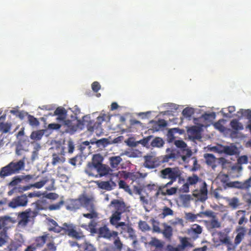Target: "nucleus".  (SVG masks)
<instances>
[{
    "instance_id": "obj_26",
    "label": "nucleus",
    "mask_w": 251,
    "mask_h": 251,
    "mask_svg": "<svg viewBox=\"0 0 251 251\" xmlns=\"http://www.w3.org/2000/svg\"><path fill=\"white\" fill-rule=\"evenodd\" d=\"M6 117L5 115L0 117V131L3 133H6L9 131L11 127V124L8 123H3Z\"/></svg>"
},
{
    "instance_id": "obj_7",
    "label": "nucleus",
    "mask_w": 251,
    "mask_h": 251,
    "mask_svg": "<svg viewBox=\"0 0 251 251\" xmlns=\"http://www.w3.org/2000/svg\"><path fill=\"white\" fill-rule=\"evenodd\" d=\"M63 121L68 132L72 134L78 129H82L81 120L78 119L76 116H72L71 120H65Z\"/></svg>"
},
{
    "instance_id": "obj_50",
    "label": "nucleus",
    "mask_w": 251,
    "mask_h": 251,
    "mask_svg": "<svg viewBox=\"0 0 251 251\" xmlns=\"http://www.w3.org/2000/svg\"><path fill=\"white\" fill-rule=\"evenodd\" d=\"M65 148L64 146H62L61 144H59L55 147L54 151L53 153L64 156L65 153Z\"/></svg>"
},
{
    "instance_id": "obj_30",
    "label": "nucleus",
    "mask_w": 251,
    "mask_h": 251,
    "mask_svg": "<svg viewBox=\"0 0 251 251\" xmlns=\"http://www.w3.org/2000/svg\"><path fill=\"white\" fill-rule=\"evenodd\" d=\"M49 235V234L46 233L42 236L37 237L35 240L36 247L37 248L43 247L47 241Z\"/></svg>"
},
{
    "instance_id": "obj_53",
    "label": "nucleus",
    "mask_w": 251,
    "mask_h": 251,
    "mask_svg": "<svg viewBox=\"0 0 251 251\" xmlns=\"http://www.w3.org/2000/svg\"><path fill=\"white\" fill-rule=\"evenodd\" d=\"M126 154L129 157L136 158L141 156L142 152L137 150H133Z\"/></svg>"
},
{
    "instance_id": "obj_3",
    "label": "nucleus",
    "mask_w": 251,
    "mask_h": 251,
    "mask_svg": "<svg viewBox=\"0 0 251 251\" xmlns=\"http://www.w3.org/2000/svg\"><path fill=\"white\" fill-rule=\"evenodd\" d=\"M25 157L17 162L12 161L0 170V177L5 178L6 176L19 173L23 170L25 166Z\"/></svg>"
},
{
    "instance_id": "obj_46",
    "label": "nucleus",
    "mask_w": 251,
    "mask_h": 251,
    "mask_svg": "<svg viewBox=\"0 0 251 251\" xmlns=\"http://www.w3.org/2000/svg\"><path fill=\"white\" fill-rule=\"evenodd\" d=\"M64 204V201L63 200L60 201L59 202L50 205L48 206V209L50 211L59 210Z\"/></svg>"
},
{
    "instance_id": "obj_22",
    "label": "nucleus",
    "mask_w": 251,
    "mask_h": 251,
    "mask_svg": "<svg viewBox=\"0 0 251 251\" xmlns=\"http://www.w3.org/2000/svg\"><path fill=\"white\" fill-rule=\"evenodd\" d=\"M34 205L35 210L33 211H37V214L38 212L41 210H46L48 209V203L45 200H39L33 203Z\"/></svg>"
},
{
    "instance_id": "obj_60",
    "label": "nucleus",
    "mask_w": 251,
    "mask_h": 251,
    "mask_svg": "<svg viewBox=\"0 0 251 251\" xmlns=\"http://www.w3.org/2000/svg\"><path fill=\"white\" fill-rule=\"evenodd\" d=\"M39 176H36L35 175H27L23 176V179L26 181H29L30 180L35 181L37 179Z\"/></svg>"
},
{
    "instance_id": "obj_15",
    "label": "nucleus",
    "mask_w": 251,
    "mask_h": 251,
    "mask_svg": "<svg viewBox=\"0 0 251 251\" xmlns=\"http://www.w3.org/2000/svg\"><path fill=\"white\" fill-rule=\"evenodd\" d=\"M202 231V229L201 226L198 224H194L190 228L188 229L187 234L193 240H195L198 238Z\"/></svg>"
},
{
    "instance_id": "obj_24",
    "label": "nucleus",
    "mask_w": 251,
    "mask_h": 251,
    "mask_svg": "<svg viewBox=\"0 0 251 251\" xmlns=\"http://www.w3.org/2000/svg\"><path fill=\"white\" fill-rule=\"evenodd\" d=\"M98 167L94 164L88 162L85 169V172L89 176L98 177Z\"/></svg>"
},
{
    "instance_id": "obj_25",
    "label": "nucleus",
    "mask_w": 251,
    "mask_h": 251,
    "mask_svg": "<svg viewBox=\"0 0 251 251\" xmlns=\"http://www.w3.org/2000/svg\"><path fill=\"white\" fill-rule=\"evenodd\" d=\"M230 126L233 129L231 134H237L240 130L244 129L242 124L238 121L237 119H233L230 123Z\"/></svg>"
},
{
    "instance_id": "obj_52",
    "label": "nucleus",
    "mask_w": 251,
    "mask_h": 251,
    "mask_svg": "<svg viewBox=\"0 0 251 251\" xmlns=\"http://www.w3.org/2000/svg\"><path fill=\"white\" fill-rule=\"evenodd\" d=\"M57 247L53 241L47 244L46 247L42 251H56Z\"/></svg>"
},
{
    "instance_id": "obj_64",
    "label": "nucleus",
    "mask_w": 251,
    "mask_h": 251,
    "mask_svg": "<svg viewBox=\"0 0 251 251\" xmlns=\"http://www.w3.org/2000/svg\"><path fill=\"white\" fill-rule=\"evenodd\" d=\"M152 138V136H148L144 138L143 139L141 140L140 143L144 146H147Z\"/></svg>"
},
{
    "instance_id": "obj_33",
    "label": "nucleus",
    "mask_w": 251,
    "mask_h": 251,
    "mask_svg": "<svg viewBox=\"0 0 251 251\" xmlns=\"http://www.w3.org/2000/svg\"><path fill=\"white\" fill-rule=\"evenodd\" d=\"M52 157L51 164L53 166H55L57 164L63 163L66 160V158L64 156L61 155H59L56 153H53Z\"/></svg>"
},
{
    "instance_id": "obj_5",
    "label": "nucleus",
    "mask_w": 251,
    "mask_h": 251,
    "mask_svg": "<svg viewBox=\"0 0 251 251\" xmlns=\"http://www.w3.org/2000/svg\"><path fill=\"white\" fill-rule=\"evenodd\" d=\"M50 182V184L48 186L46 189L49 191L54 190L55 189L54 186L55 180L54 178L51 177V176L49 175L43 177L42 179L39 181L36 182L33 184H31L28 185L24 186L23 187H19L18 192L23 193L25 191L30 189L31 188H35L37 189H40L42 188L46 183Z\"/></svg>"
},
{
    "instance_id": "obj_49",
    "label": "nucleus",
    "mask_w": 251,
    "mask_h": 251,
    "mask_svg": "<svg viewBox=\"0 0 251 251\" xmlns=\"http://www.w3.org/2000/svg\"><path fill=\"white\" fill-rule=\"evenodd\" d=\"M194 113V110L193 108L186 107L184 108L182 112V115L186 118H190Z\"/></svg>"
},
{
    "instance_id": "obj_2",
    "label": "nucleus",
    "mask_w": 251,
    "mask_h": 251,
    "mask_svg": "<svg viewBox=\"0 0 251 251\" xmlns=\"http://www.w3.org/2000/svg\"><path fill=\"white\" fill-rule=\"evenodd\" d=\"M83 206L90 213H83L82 216L89 219L99 218V214L96 211L94 205L91 202L90 199L87 197L80 198L78 199L71 200L66 206V209L69 210H75Z\"/></svg>"
},
{
    "instance_id": "obj_17",
    "label": "nucleus",
    "mask_w": 251,
    "mask_h": 251,
    "mask_svg": "<svg viewBox=\"0 0 251 251\" xmlns=\"http://www.w3.org/2000/svg\"><path fill=\"white\" fill-rule=\"evenodd\" d=\"M98 232L100 236L108 239H110L113 236H117L118 235V232L116 231H110L106 225L100 227Z\"/></svg>"
},
{
    "instance_id": "obj_47",
    "label": "nucleus",
    "mask_w": 251,
    "mask_h": 251,
    "mask_svg": "<svg viewBox=\"0 0 251 251\" xmlns=\"http://www.w3.org/2000/svg\"><path fill=\"white\" fill-rule=\"evenodd\" d=\"M151 222L152 226L153 232H156L158 233H161V229H160L159 226V222L155 220L154 219H151Z\"/></svg>"
},
{
    "instance_id": "obj_42",
    "label": "nucleus",
    "mask_w": 251,
    "mask_h": 251,
    "mask_svg": "<svg viewBox=\"0 0 251 251\" xmlns=\"http://www.w3.org/2000/svg\"><path fill=\"white\" fill-rule=\"evenodd\" d=\"M228 205L232 209H236L239 205V201L237 197H233L228 200Z\"/></svg>"
},
{
    "instance_id": "obj_18",
    "label": "nucleus",
    "mask_w": 251,
    "mask_h": 251,
    "mask_svg": "<svg viewBox=\"0 0 251 251\" xmlns=\"http://www.w3.org/2000/svg\"><path fill=\"white\" fill-rule=\"evenodd\" d=\"M149 244L154 248L151 251H165L164 243L155 237L151 238Z\"/></svg>"
},
{
    "instance_id": "obj_32",
    "label": "nucleus",
    "mask_w": 251,
    "mask_h": 251,
    "mask_svg": "<svg viewBox=\"0 0 251 251\" xmlns=\"http://www.w3.org/2000/svg\"><path fill=\"white\" fill-rule=\"evenodd\" d=\"M111 171L109 167L102 164L98 167V177L106 176L108 175Z\"/></svg>"
},
{
    "instance_id": "obj_63",
    "label": "nucleus",
    "mask_w": 251,
    "mask_h": 251,
    "mask_svg": "<svg viewBox=\"0 0 251 251\" xmlns=\"http://www.w3.org/2000/svg\"><path fill=\"white\" fill-rule=\"evenodd\" d=\"M97 226V223L95 221L92 220L89 223L88 226L90 228L91 232L93 233H95L97 232V230L96 228Z\"/></svg>"
},
{
    "instance_id": "obj_1",
    "label": "nucleus",
    "mask_w": 251,
    "mask_h": 251,
    "mask_svg": "<svg viewBox=\"0 0 251 251\" xmlns=\"http://www.w3.org/2000/svg\"><path fill=\"white\" fill-rule=\"evenodd\" d=\"M48 221L50 225L48 228L49 231L59 233L62 236L67 235L76 240L83 239L85 237L83 231L73 223H64L62 226H59L57 223L52 219H48Z\"/></svg>"
},
{
    "instance_id": "obj_41",
    "label": "nucleus",
    "mask_w": 251,
    "mask_h": 251,
    "mask_svg": "<svg viewBox=\"0 0 251 251\" xmlns=\"http://www.w3.org/2000/svg\"><path fill=\"white\" fill-rule=\"evenodd\" d=\"M112 238L114 239L113 244L115 248L119 251H121L123 247V244L121 242L118 234L117 236H113Z\"/></svg>"
},
{
    "instance_id": "obj_56",
    "label": "nucleus",
    "mask_w": 251,
    "mask_h": 251,
    "mask_svg": "<svg viewBox=\"0 0 251 251\" xmlns=\"http://www.w3.org/2000/svg\"><path fill=\"white\" fill-rule=\"evenodd\" d=\"M197 217V215L191 212L186 213L185 215V219L191 222H195L196 220Z\"/></svg>"
},
{
    "instance_id": "obj_10",
    "label": "nucleus",
    "mask_w": 251,
    "mask_h": 251,
    "mask_svg": "<svg viewBox=\"0 0 251 251\" xmlns=\"http://www.w3.org/2000/svg\"><path fill=\"white\" fill-rule=\"evenodd\" d=\"M251 187V176L244 182L239 181H229L226 184L227 188H237L242 190H248Z\"/></svg>"
},
{
    "instance_id": "obj_48",
    "label": "nucleus",
    "mask_w": 251,
    "mask_h": 251,
    "mask_svg": "<svg viewBox=\"0 0 251 251\" xmlns=\"http://www.w3.org/2000/svg\"><path fill=\"white\" fill-rule=\"evenodd\" d=\"M223 151L226 154L232 155L236 153V149L235 147L230 146H225Z\"/></svg>"
},
{
    "instance_id": "obj_4",
    "label": "nucleus",
    "mask_w": 251,
    "mask_h": 251,
    "mask_svg": "<svg viewBox=\"0 0 251 251\" xmlns=\"http://www.w3.org/2000/svg\"><path fill=\"white\" fill-rule=\"evenodd\" d=\"M110 205L113 207L112 215L109 219H111V223H114L117 220H121L122 215L130 211L129 206H127L123 200L114 199L110 202Z\"/></svg>"
},
{
    "instance_id": "obj_58",
    "label": "nucleus",
    "mask_w": 251,
    "mask_h": 251,
    "mask_svg": "<svg viewBox=\"0 0 251 251\" xmlns=\"http://www.w3.org/2000/svg\"><path fill=\"white\" fill-rule=\"evenodd\" d=\"M249 162L248 157L247 155H241L237 159V162L241 166L248 164Z\"/></svg>"
},
{
    "instance_id": "obj_36",
    "label": "nucleus",
    "mask_w": 251,
    "mask_h": 251,
    "mask_svg": "<svg viewBox=\"0 0 251 251\" xmlns=\"http://www.w3.org/2000/svg\"><path fill=\"white\" fill-rule=\"evenodd\" d=\"M103 158L100 154H95L93 155L91 163L96 165V166L99 167L100 165L102 164Z\"/></svg>"
},
{
    "instance_id": "obj_39",
    "label": "nucleus",
    "mask_w": 251,
    "mask_h": 251,
    "mask_svg": "<svg viewBox=\"0 0 251 251\" xmlns=\"http://www.w3.org/2000/svg\"><path fill=\"white\" fill-rule=\"evenodd\" d=\"M183 132V130H181L178 128H174L170 129L168 132V141L169 142H172L174 139L175 137L174 136V133H179L181 134Z\"/></svg>"
},
{
    "instance_id": "obj_40",
    "label": "nucleus",
    "mask_w": 251,
    "mask_h": 251,
    "mask_svg": "<svg viewBox=\"0 0 251 251\" xmlns=\"http://www.w3.org/2000/svg\"><path fill=\"white\" fill-rule=\"evenodd\" d=\"M164 144L163 139L160 137H155L152 140L151 143V145L152 147L160 148L162 147Z\"/></svg>"
},
{
    "instance_id": "obj_29",
    "label": "nucleus",
    "mask_w": 251,
    "mask_h": 251,
    "mask_svg": "<svg viewBox=\"0 0 251 251\" xmlns=\"http://www.w3.org/2000/svg\"><path fill=\"white\" fill-rule=\"evenodd\" d=\"M190 239L187 237H181L180 238V244L178 245V246L182 251L185 250L186 248H192L193 247V244L189 242Z\"/></svg>"
},
{
    "instance_id": "obj_35",
    "label": "nucleus",
    "mask_w": 251,
    "mask_h": 251,
    "mask_svg": "<svg viewBox=\"0 0 251 251\" xmlns=\"http://www.w3.org/2000/svg\"><path fill=\"white\" fill-rule=\"evenodd\" d=\"M44 134V131L43 130L34 131L31 132L30 138L34 141H39L42 139Z\"/></svg>"
},
{
    "instance_id": "obj_27",
    "label": "nucleus",
    "mask_w": 251,
    "mask_h": 251,
    "mask_svg": "<svg viewBox=\"0 0 251 251\" xmlns=\"http://www.w3.org/2000/svg\"><path fill=\"white\" fill-rule=\"evenodd\" d=\"M54 115L58 116L57 118L58 120L63 121L66 118L67 111L63 107H58L55 109Z\"/></svg>"
},
{
    "instance_id": "obj_44",
    "label": "nucleus",
    "mask_w": 251,
    "mask_h": 251,
    "mask_svg": "<svg viewBox=\"0 0 251 251\" xmlns=\"http://www.w3.org/2000/svg\"><path fill=\"white\" fill-rule=\"evenodd\" d=\"M8 236L5 230H2L0 232V247L4 245L7 242Z\"/></svg>"
},
{
    "instance_id": "obj_61",
    "label": "nucleus",
    "mask_w": 251,
    "mask_h": 251,
    "mask_svg": "<svg viewBox=\"0 0 251 251\" xmlns=\"http://www.w3.org/2000/svg\"><path fill=\"white\" fill-rule=\"evenodd\" d=\"M156 124L158 126V128L156 129V130H158L161 128L165 127L167 126V122L164 119L159 120L156 122Z\"/></svg>"
},
{
    "instance_id": "obj_43",
    "label": "nucleus",
    "mask_w": 251,
    "mask_h": 251,
    "mask_svg": "<svg viewBox=\"0 0 251 251\" xmlns=\"http://www.w3.org/2000/svg\"><path fill=\"white\" fill-rule=\"evenodd\" d=\"M118 184L119 188L124 189L126 192H127L130 195L132 194L131 190L130 189L129 186L124 180H120Z\"/></svg>"
},
{
    "instance_id": "obj_62",
    "label": "nucleus",
    "mask_w": 251,
    "mask_h": 251,
    "mask_svg": "<svg viewBox=\"0 0 251 251\" xmlns=\"http://www.w3.org/2000/svg\"><path fill=\"white\" fill-rule=\"evenodd\" d=\"M21 181L22 179L19 176H15L13 177L12 180L9 183L8 185L11 186H16Z\"/></svg>"
},
{
    "instance_id": "obj_51",
    "label": "nucleus",
    "mask_w": 251,
    "mask_h": 251,
    "mask_svg": "<svg viewBox=\"0 0 251 251\" xmlns=\"http://www.w3.org/2000/svg\"><path fill=\"white\" fill-rule=\"evenodd\" d=\"M28 121L29 125L32 126H37L40 124L38 119L30 115L28 116Z\"/></svg>"
},
{
    "instance_id": "obj_6",
    "label": "nucleus",
    "mask_w": 251,
    "mask_h": 251,
    "mask_svg": "<svg viewBox=\"0 0 251 251\" xmlns=\"http://www.w3.org/2000/svg\"><path fill=\"white\" fill-rule=\"evenodd\" d=\"M108 118V116L104 114L98 117L97 121L95 122L94 120H91L89 117L84 116L83 117L81 120L82 129L84 128L85 126L87 130L90 132H93L95 130L99 129L101 127V123L106 121V118Z\"/></svg>"
},
{
    "instance_id": "obj_55",
    "label": "nucleus",
    "mask_w": 251,
    "mask_h": 251,
    "mask_svg": "<svg viewBox=\"0 0 251 251\" xmlns=\"http://www.w3.org/2000/svg\"><path fill=\"white\" fill-rule=\"evenodd\" d=\"M138 226L143 231H148L150 229V227L145 221H140L138 223Z\"/></svg>"
},
{
    "instance_id": "obj_57",
    "label": "nucleus",
    "mask_w": 251,
    "mask_h": 251,
    "mask_svg": "<svg viewBox=\"0 0 251 251\" xmlns=\"http://www.w3.org/2000/svg\"><path fill=\"white\" fill-rule=\"evenodd\" d=\"M161 215H162V218H164L167 216L173 215V211L170 208L165 206L163 209Z\"/></svg>"
},
{
    "instance_id": "obj_8",
    "label": "nucleus",
    "mask_w": 251,
    "mask_h": 251,
    "mask_svg": "<svg viewBox=\"0 0 251 251\" xmlns=\"http://www.w3.org/2000/svg\"><path fill=\"white\" fill-rule=\"evenodd\" d=\"M181 173L177 167L166 168L160 172V177L163 179H175L180 177Z\"/></svg>"
},
{
    "instance_id": "obj_11",
    "label": "nucleus",
    "mask_w": 251,
    "mask_h": 251,
    "mask_svg": "<svg viewBox=\"0 0 251 251\" xmlns=\"http://www.w3.org/2000/svg\"><path fill=\"white\" fill-rule=\"evenodd\" d=\"M27 202L28 199L26 194H23L13 199L8 203V206L12 208H16L19 206H25L27 205Z\"/></svg>"
},
{
    "instance_id": "obj_14",
    "label": "nucleus",
    "mask_w": 251,
    "mask_h": 251,
    "mask_svg": "<svg viewBox=\"0 0 251 251\" xmlns=\"http://www.w3.org/2000/svg\"><path fill=\"white\" fill-rule=\"evenodd\" d=\"M175 145L178 148H180L182 150L183 153L185 155L182 156V159L183 161H185L187 157H190L192 152L190 149L187 148V144L182 140H177L175 141Z\"/></svg>"
},
{
    "instance_id": "obj_37",
    "label": "nucleus",
    "mask_w": 251,
    "mask_h": 251,
    "mask_svg": "<svg viewBox=\"0 0 251 251\" xmlns=\"http://www.w3.org/2000/svg\"><path fill=\"white\" fill-rule=\"evenodd\" d=\"M110 166L112 168H117L122 161L120 156H112L109 158Z\"/></svg>"
},
{
    "instance_id": "obj_59",
    "label": "nucleus",
    "mask_w": 251,
    "mask_h": 251,
    "mask_svg": "<svg viewBox=\"0 0 251 251\" xmlns=\"http://www.w3.org/2000/svg\"><path fill=\"white\" fill-rule=\"evenodd\" d=\"M41 148L40 145L38 144L37 145V147L34 148V150L32 152V155L31 157V159L32 161H34L35 160L38 158V151Z\"/></svg>"
},
{
    "instance_id": "obj_16",
    "label": "nucleus",
    "mask_w": 251,
    "mask_h": 251,
    "mask_svg": "<svg viewBox=\"0 0 251 251\" xmlns=\"http://www.w3.org/2000/svg\"><path fill=\"white\" fill-rule=\"evenodd\" d=\"M194 196L201 201H204L207 199V189L206 182H203L200 190H197Z\"/></svg>"
},
{
    "instance_id": "obj_34",
    "label": "nucleus",
    "mask_w": 251,
    "mask_h": 251,
    "mask_svg": "<svg viewBox=\"0 0 251 251\" xmlns=\"http://www.w3.org/2000/svg\"><path fill=\"white\" fill-rule=\"evenodd\" d=\"M161 186L162 189V196H171L175 194L177 192V188L176 187H173L170 188L167 187L164 188L163 186Z\"/></svg>"
},
{
    "instance_id": "obj_45",
    "label": "nucleus",
    "mask_w": 251,
    "mask_h": 251,
    "mask_svg": "<svg viewBox=\"0 0 251 251\" xmlns=\"http://www.w3.org/2000/svg\"><path fill=\"white\" fill-rule=\"evenodd\" d=\"M120 220H117L114 221V223H111V219H109V222L111 225L112 226H115V227L116 228H118L120 227H121L123 229H125V228L124 227L126 226L127 227H129L128 225L126 224L125 222H119Z\"/></svg>"
},
{
    "instance_id": "obj_28",
    "label": "nucleus",
    "mask_w": 251,
    "mask_h": 251,
    "mask_svg": "<svg viewBox=\"0 0 251 251\" xmlns=\"http://www.w3.org/2000/svg\"><path fill=\"white\" fill-rule=\"evenodd\" d=\"M133 190L136 194L140 195V201L143 205H147L149 203L148 199L145 196L142 195V192L143 191L142 188L138 187L135 185L133 186Z\"/></svg>"
},
{
    "instance_id": "obj_54",
    "label": "nucleus",
    "mask_w": 251,
    "mask_h": 251,
    "mask_svg": "<svg viewBox=\"0 0 251 251\" xmlns=\"http://www.w3.org/2000/svg\"><path fill=\"white\" fill-rule=\"evenodd\" d=\"M199 180V177L196 174L193 175L192 176L188 177L187 178V183L190 185H194L196 184Z\"/></svg>"
},
{
    "instance_id": "obj_20",
    "label": "nucleus",
    "mask_w": 251,
    "mask_h": 251,
    "mask_svg": "<svg viewBox=\"0 0 251 251\" xmlns=\"http://www.w3.org/2000/svg\"><path fill=\"white\" fill-rule=\"evenodd\" d=\"M117 186L116 183L111 178L109 181H102L98 183L100 188L106 191H111L114 189Z\"/></svg>"
},
{
    "instance_id": "obj_21",
    "label": "nucleus",
    "mask_w": 251,
    "mask_h": 251,
    "mask_svg": "<svg viewBox=\"0 0 251 251\" xmlns=\"http://www.w3.org/2000/svg\"><path fill=\"white\" fill-rule=\"evenodd\" d=\"M246 211L244 210H238L235 213V218L238 220V224L242 225L248 223V220L246 218Z\"/></svg>"
},
{
    "instance_id": "obj_13",
    "label": "nucleus",
    "mask_w": 251,
    "mask_h": 251,
    "mask_svg": "<svg viewBox=\"0 0 251 251\" xmlns=\"http://www.w3.org/2000/svg\"><path fill=\"white\" fill-rule=\"evenodd\" d=\"M166 152L167 153V154L158 157L160 165L162 163H169V165H171V163H170V161H175L177 158L176 154L173 149L167 148L166 150Z\"/></svg>"
},
{
    "instance_id": "obj_12",
    "label": "nucleus",
    "mask_w": 251,
    "mask_h": 251,
    "mask_svg": "<svg viewBox=\"0 0 251 251\" xmlns=\"http://www.w3.org/2000/svg\"><path fill=\"white\" fill-rule=\"evenodd\" d=\"M143 166L148 169H154L160 166L158 157L151 155L144 156Z\"/></svg>"
},
{
    "instance_id": "obj_9",
    "label": "nucleus",
    "mask_w": 251,
    "mask_h": 251,
    "mask_svg": "<svg viewBox=\"0 0 251 251\" xmlns=\"http://www.w3.org/2000/svg\"><path fill=\"white\" fill-rule=\"evenodd\" d=\"M37 216V211H32L30 208L21 212L19 215L20 220L19 222L20 225L25 226L29 222L31 219H33Z\"/></svg>"
},
{
    "instance_id": "obj_31",
    "label": "nucleus",
    "mask_w": 251,
    "mask_h": 251,
    "mask_svg": "<svg viewBox=\"0 0 251 251\" xmlns=\"http://www.w3.org/2000/svg\"><path fill=\"white\" fill-rule=\"evenodd\" d=\"M204 157L208 165L211 166L213 168L216 167V158L213 154L206 153Z\"/></svg>"
},
{
    "instance_id": "obj_23",
    "label": "nucleus",
    "mask_w": 251,
    "mask_h": 251,
    "mask_svg": "<svg viewBox=\"0 0 251 251\" xmlns=\"http://www.w3.org/2000/svg\"><path fill=\"white\" fill-rule=\"evenodd\" d=\"M163 226V230H161V233H162L164 237L168 240H170L173 236V228L172 227L168 225L167 223H164L162 224Z\"/></svg>"
},
{
    "instance_id": "obj_19",
    "label": "nucleus",
    "mask_w": 251,
    "mask_h": 251,
    "mask_svg": "<svg viewBox=\"0 0 251 251\" xmlns=\"http://www.w3.org/2000/svg\"><path fill=\"white\" fill-rule=\"evenodd\" d=\"M147 174H143L139 172H127L124 176V177L127 180H131L132 182L138 181L141 177H145Z\"/></svg>"
},
{
    "instance_id": "obj_38",
    "label": "nucleus",
    "mask_w": 251,
    "mask_h": 251,
    "mask_svg": "<svg viewBox=\"0 0 251 251\" xmlns=\"http://www.w3.org/2000/svg\"><path fill=\"white\" fill-rule=\"evenodd\" d=\"M218 178L221 182L223 188L226 189V184L229 183V177L228 175L226 174H220L218 176Z\"/></svg>"
}]
</instances>
